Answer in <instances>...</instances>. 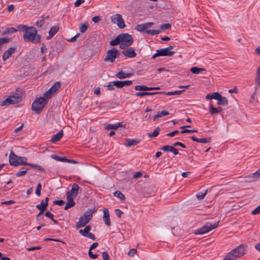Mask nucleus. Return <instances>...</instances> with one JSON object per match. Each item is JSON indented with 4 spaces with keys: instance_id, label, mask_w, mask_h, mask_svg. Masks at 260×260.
<instances>
[{
    "instance_id": "f257e3e1",
    "label": "nucleus",
    "mask_w": 260,
    "mask_h": 260,
    "mask_svg": "<svg viewBox=\"0 0 260 260\" xmlns=\"http://www.w3.org/2000/svg\"><path fill=\"white\" fill-rule=\"evenodd\" d=\"M24 31L23 38L25 42H30L33 44L41 43V36L38 34L37 28L34 26H21Z\"/></svg>"
},
{
    "instance_id": "f03ea898",
    "label": "nucleus",
    "mask_w": 260,
    "mask_h": 260,
    "mask_svg": "<svg viewBox=\"0 0 260 260\" xmlns=\"http://www.w3.org/2000/svg\"><path fill=\"white\" fill-rule=\"evenodd\" d=\"M246 245L241 244L229 252L223 260H235L242 256L245 252Z\"/></svg>"
},
{
    "instance_id": "7ed1b4c3",
    "label": "nucleus",
    "mask_w": 260,
    "mask_h": 260,
    "mask_svg": "<svg viewBox=\"0 0 260 260\" xmlns=\"http://www.w3.org/2000/svg\"><path fill=\"white\" fill-rule=\"evenodd\" d=\"M47 104V101L42 97L37 98L32 103L31 108L35 113H40L44 107Z\"/></svg>"
},
{
    "instance_id": "20e7f679",
    "label": "nucleus",
    "mask_w": 260,
    "mask_h": 260,
    "mask_svg": "<svg viewBox=\"0 0 260 260\" xmlns=\"http://www.w3.org/2000/svg\"><path fill=\"white\" fill-rule=\"evenodd\" d=\"M93 212L91 210L85 212L83 216L79 218V221L76 223V227L78 229L84 227L91 220Z\"/></svg>"
},
{
    "instance_id": "39448f33",
    "label": "nucleus",
    "mask_w": 260,
    "mask_h": 260,
    "mask_svg": "<svg viewBox=\"0 0 260 260\" xmlns=\"http://www.w3.org/2000/svg\"><path fill=\"white\" fill-rule=\"evenodd\" d=\"M219 224V221L215 222L214 223L207 222L205 225L200 229L194 231V234L196 235H203L208 233L213 229L216 228Z\"/></svg>"
},
{
    "instance_id": "423d86ee",
    "label": "nucleus",
    "mask_w": 260,
    "mask_h": 260,
    "mask_svg": "<svg viewBox=\"0 0 260 260\" xmlns=\"http://www.w3.org/2000/svg\"><path fill=\"white\" fill-rule=\"evenodd\" d=\"M119 36L121 41L119 47L121 49H123L133 44L134 40L131 35L121 33L119 34Z\"/></svg>"
},
{
    "instance_id": "0eeeda50",
    "label": "nucleus",
    "mask_w": 260,
    "mask_h": 260,
    "mask_svg": "<svg viewBox=\"0 0 260 260\" xmlns=\"http://www.w3.org/2000/svg\"><path fill=\"white\" fill-rule=\"evenodd\" d=\"M174 47V46H169L165 48L158 49L156 53L152 55V58L154 59L158 56H171L175 53V51H171Z\"/></svg>"
},
{
    "instance_id": "6e6552de",
    "label": "nucleus",
    "mask_w": 260,
    "mask_h": 260,
    "mask_svg": "<svg viewBox=\"0 0 260 260\" xmlns=\"http://www.w3.org/2000/svg\"><path fill=\"white\" fill-rule=\"evenodd\" d=\"M120 55L119 52L115 48H113L107 51L106 56L104 59L105 62L113 63L115 61L116 58Z\"/></svg>"
},
{
    "instance_id": "1a4fd4ad",
    "label": "nucleus",
    "mask_w": 260,
    "mask_h": 260,
    "mask_svg": "<svg viewBox=\"0 0 260 260\" xmlns=\"http://www.w3.org/2000/svg\"><path fill=\"white\" fill-rule=\"evenodd\" d=\"M49 198L46 197L45 201L42 200L40 204L36 206V208L40 210L39 213L36 216V219L39 221L41 216L43 214L44 211L46 210L48 205Z\"/></svg>"
},
{
    "instance_id": "9d476101",
    "label": "nucleus",
    "mask_w": 260,
    "mask_h": 260,
    "mask_svg": "<svg viewBox=\"0 0 260 260\" xmlns=\"http://www.w3.org/2000/svg\"><path fill=\"white\" fill-rule=\"evenodd\" d=\"M111 19L112 22L116 24L120 28H123L125 26L121 15L119 14L112 15L111 17Z\"/></svg>"
},
{
    "instance_id": "9b49d317",
    "label": "nucleus",
    "mask_w": 260,
    "mask_h": 260,
    "mask_svg": "<svg viewBox=\"0 0 260 260\" xmlns=\"http://www.w3.org/2000/svg\"><path fill=\"white\" fill-rule=\"evenodd\" d=\"M80 187L76 183H74L72 186V188L70 190L67 191V197L76 198L79 193Z\"/></svg>"
},
{
    "instance_id": "f8f14e48",
    "label": "nucleus",
    "mask_w": 260,
    "mask_h": 260,
    "mask_svg": "<svg viewBox=\"0 0 260 260\" xmlns=\"http://www.w3.org/2000/svg\"><path fill=\"white\" fill-rule=\"evenodd\" d=\"M18 156L15 154L13 150H11L9 155V162L10 164L14 167L18 166Z\"/></svg>"
},
{
    "instance_id": "ddd939ff",
    "label": "nucleus",
    "mask_w": 260,
    "mask_h": 260,
    "mask_svg": "<svg viewBox=\"0 0 260 260\" xmlns=\"http://www.w3.org/2000/svg\"><path fill=\"white\" fill-rule=\"evenodd\" d=\"M122 53L124 55V56L128 58L135 57L137 55L135 50L132 48H129L126 50H122Z\"/></svg>"
},
{
    "instance_id": "4468645a",
    "label": "nucleus",
    "mask_w": 260,
    "mask_h": 260,
    "mask_svg": "<svg viewBox=\"0 0 260 260\" xmlns=\"http://www.w3.org/2000/svg\"><path fill=\"white\" fill-rule=\"evenodd\" d=\"M15 47H10L5 51L3 55V60L6 61L16 51Z\"/></svg>"
},
{
    "instance_id": "2eb2a0df",
    "label": "nucleus",
    "mask_w": 260,
    "mask_h": 260,
    "mask_svg": "<svg viewBox=\"0 0 260 260\" xmlns=\"http://www.w3.org/2000/svg\"><path fill=\"white\" fill-rule=\"evenodd\" d=\"M140 141V140L135 139H132L130 138H125V145L128 147H131L133 146H136L139 143Z\"/></svg>"
},
{
    "instance_id": "dca6fc26",
    "label": "nucleus",
    "mask_w": 260,
    "mask_h": 260,
    "mask_svg": "<svg viewBox=\"0 0 260 260\" xmlns=\"http://www.w3.org/2000/svg\"><path fill=\"white\" fill-rule=\"evenodd\" d=\"M134 75L133 73H125L123 71H120L116 74V77L119 79L129 78Z\"/></svg>"
},
{
    "instance_id": "f3484780",
    "label": "nucleus",
    "mask_w": 260,
    "mask_h": 260,
    "mask_svg": "<svg viewBox=\"0 0 260 260\" xmlns=\"http://www.w3.org/2000/svg\"><path fill=\"white\" fill-rule=\"evenodd\" d=\"M104 212V216H103V220L105 222V223L109 226L110 225V215L109 210L108 209L105 208L103 210Z\"/></svg>"
},
{
    "instance_id": "a211bd4d",
    "label": "nucleus",
    "mask_w": 260,
    "mask_h": 260,
    "mask_svg": "<svg viewBox=\"0 0 260 260\" xmlns=\"http://www.w3.org/2000/svg\"><path fill=\"white\" fill-rule=\"evenodd\" d=\"M63 136V131H60L58 132L57 134L55 135H54L51 139L50 140V141L52 143H56L58 141H59L62 137Z\"/></svg>"
},
{
    "instance_id": "6ab92c4d",
    "label": "nucleus",
    "mask_w": 260,
    "mask_h": 260,
    "mask_svg": "<svg viewBox=\"0 0 260 260\" xmlns=\"http://www.w3.org/2000/svg\"><path fill=\"white\" fill-rule=\"evenodd\" d=\"M190 138L193 141L201 143H207L210 142L211 140L210 138L199 139L194 136H191Z\"/></svg>"
},
{
    "instance_id": "aec40b11",
    "label": "nucleus",
    "mask_w": 260,
    "mask_h": 260,
    "mask_svg": "<svg viewBox=\"0 0 260 260\" xmlns=\"http://www.w3.org/2000/svg\"><path fill=\"white\" fill-rule=\"evenodd\" d=\"M67 202L64 208V210H68L69 208H71L75 206V202H74L73 198L71 197H67Z\"/></svg>"
},
{
    "instance_id": "412c9836",
    "label": "nucleus",
    "mask_w": 260,
    "mask_h": 260,
    "mask_svg": "<svg viewBox=\"0 0 260 260\" xmlns=\"http://www.w3.org/2000/svg\"><path fill=\"white\" fill-rule=\"evenodd\" d=\"M123 125L121 122H117L115 124H108L105 126L106 129H116L119 127H122Z\"/></svg>"
},
{
    "instance_id": "4be33fe9",
    "label": "nucleus",
    "mask_w": 260,
    "mask_h": 260,
    "mask_svg": "<svg viewBox=\"0 0 260 260\" xmlns=\"http://www.w3.org/2000/svg\"><path fill=\"white\" fill-rule=\"evenodd\" d=\"M222 110V108L220 107L215 108L213 105L210 106L209 111L211 114H216L219 113Z\"/></svg>"
},
{
    "instance_id": "5701e85b",
    "label": "nucleus",
    "mask_w": 260,
    "mask_h": 260,
    "mask_svg": "<svg viewBox=\"0 0 260 260\" xmlns=\"http://www.w3.org/2000/svg\"><path fill=\"white\" fill-rule=\"evenodd\" d=\"M169 114V112L166 110H163L160 112H158L156 115H154L153 117V119L154 121L156 120L159 117H161L164 116H167Z\"/></svg>"
},
{
    "instance_id": "b1692460",
    "label": "nucleus",
    "mask_w": 260,
    "mask_h": 260,
    "mask_svg": "<svg viewBox=\"0 0 260 260\" xmlns=\"http://www.w3.org/2000/svg\"><path fill=\"white\" fill-rule=\"evenodd\" d=\"M61 86L60 82H55L50 89L55 93L61 87Z\"/></svg>"
},
{
    "instance_id": "393cba45",
    "label": "nucleus",
    "mask_w": 260,
    "mask_h": 260,
    "mask_svg": "<svg viewBox=\"0 0 260 260\" xmlns=\"http://www.w3.org/2000/svg\"><path fill=\"white\" fill-rule=\"evenodd\" d=\"M54 93L52 92V91L49 89H48L43 95V98H44L46 101L49 99H51L54 95Z\"/></svg>"
},
{
    "instance_id": "a878e982",
    "label": "nucleus",
    "mask_w": 260,
    "mask_h": 260,
    "mask_svg": "<svg viewBox=\"0 0 260 260\" xmlns=\"http://www.w3.org/2000/svg\"><path fill=\"white\" fill-rule=\"evenodd\" d=\"M160 131V128L158 126H157L154 129V131H153V133H148L147 135H148V137H149V138L156 137L159 135Z\"/></svg>"
},
{
    "instance_id": "bb28decb",
    "label": "nucleus",
    "mask_w": 260,
    "mask_h": 260,
    "mask_svg": "<svg viewBox=\"0 0 260 260\" xmlns=\"http://www.w3.org/2000/svg\"><path fill=\"white\" fill-rule=\"evenodd\" d=\"M18 160L19 166H20V165L28 166V164H29V163L27 162V159L26 157L18 156Z\"/></svg>"
},
{
    "instance_id": "cd10ccee",
    "label": "nucleus",
    "mask_w": 260,
    "mask_h": 260,
    "mask_svg": "<svg viewBox=\"0 0 260 260\" xmlns=\"http://www.w3.org/2000/svg\"><path fill=\"white\" fill-rule=\"evenodd\" d=\"M245 182H251L254 181L256 180V178L255 176L254 175V173L250 174L244 177Z\"/></svg>"
},
{
    "instance_id": "c85d7f7f",
    "label": "nucleus",
    "mask_w": 260,
    "mask_h": 260,
    "mask_svg": "<svg viewBox=\"0 0 260 260\" xmlns=\"http://www.w3.org/2000/svg\"><path fill=\"white\" fill-rule=\"evenodd\" d=\"M206 70L204 68H199L197 67H192L190 69V71L192 73L194 74H199L203 71H205Z\"/></svg>"
},
{
    "instance_id": "c756f323",
    "label": "nucleus",
    "mask_w": 260,
    "mask_h": 260,
    "mask_svg": "<svg viewBox=\"0 0 260 260\" xmlns=\"http://www.w3.org/2000/svg\"><path fill=\"white\" fill-rule=\"evenodd\" d=\"M10 97L12 100V102L13 103V105L19 103L22 100L21 97L18 95H12V96H10Z\"/></svg>"
},
{
    "instance_id": "7c9ffc66",
    "label": "nucleus",
    "mask_w": 260,
    "mask_h": 260,
    "mask_svg": "<svg viewBox=\"0 0 260 260\" xmlns=\"http://www.w3.org/2000/svg\"><path fill=\"white\" fill-rule=\"evenodd\" d=\"M136 90L140 91H149L151 90V87H147L145 85H137L135 87Z\"/></svg>"
},
{
    "instance_id": "2f4dec72",
    "label": "nucleus",
    "mask_w": 260,
    "mask_h": 260,
    "mask_svg": "<svg viewBox=\"0 0 260 260\" xmlns=\"http://www.w3.org/2000/svg\"><path fill=\"white\" fill-rule=\"evenodd\" d=\"M52 158L54 159L57 161H62V162H69V159L67 158L64 157H60L56 155H51Z\"/></svg>"
},
{
    "instance_id": "473e14b6",
    "label": "nucleus",
    "mask_w": 260,
    "mask_h": 260,
    "mask_svg": "<svg viewBox=\"0 0 260 260\" xmlns=\"http://www.w3.org/2000/svg\"><path fill=\"white\" fill-rule=\"evenodd\" d=\"M17 30L12 27L7 28L4 31L2 32V35H6L16 32Z\"/></svg>"
},
{
    "instance_id": "72a5a7b5",
    "label": "nucleus",
    "mask_w": 260,
    "mask_h": 260,
    "mask_svg": "<svg viewBox=\"0 0 260 260\" xmlns=\"http://www.w3.org/2000/svg\"><path fill=\"white\" fill-rule=\"evenodd\" d=\"M121 43L119 35H118L115 39L111 40L110 42V44L111 46H114Z\"/></svg>"
},
{
    "instance_id": "f704fd0d",
    "label": "nucleus",
    "mask_w": 260,
    "mask_h": 260,
    "mask_svg": "<svg viewBox=\"0 0 260 260\" xmlns=\"http://www.w3.org/2000/svg\"><path fill=\"white\" fill-rule=\"evenodd\" d=\"M182 90H176L175 91H169V92H165L162 91L161 94H165L167 95H179L182 92Z\"/></svg>"
},
{
    "instance_id": "c9c22d12",
    "label": "nucleus",
    "mask_w": 260,
    "mask_h": 260,
    "mask_svg": "<svg viewBox=\"0 0 260 260\" xmlns=\"http://www.w3.org/2000/svg\"><path fill=\"white\" fill-rule=\"evenodd\" d=\"M113 194L115 197L119 198L122 201L125 199V196L120 191L116 190Z\"/></svg>"
},
{
    "instance_id": "e433bc0d",
    "label": "nucleus",
    "mask_w": 260,
    "mask_h": 260,
    "mask_svg": "<svg viewBox=\"0 0 260 260\" xmlns=\"http://www.w3.org/2000/svg\"><path fill=\"white\" fill-rule=\"evenodd\" d=\"M13 105V103L12 102V100L11 99L10 96L8 97L5 101H4L1 104V106L2 107L6 106H9V105Z\"/></svg>"
},
{
    "instance_id": "4c0bfd02",
    "label": "nucleus",
    "mask_w": 260,
    "mask_h": 260,
    "mask_svg": "<svg viewBox=\"0 0 260 260\" xmlns=\"http://www.w3.org/2000/svg\"><path fill=\"white\" fill-rule=\"evenodd\" d=\"M59 30V27L57 26H54L51 28L49 31V35L54 36Z\"/></svg>"
},
{
    "instance_id": "58836bf2",
    "label": "nucleus",
    "mask_w": 260,
    "mask_h": 260,
    "mask_svg": "<svg viewBox=\"0 0 260 260\" xmlns=\"http://www.w3.org/2000/svg\"><path fill=\"white\" fill-rule=\"evenodd\" d=\"M44 15L41 16L36 22V25L39 27L43 26L44 24Z\"/></svg>"
},
{
    "instance_id": "ea45409f",
    "label": "nucleus",
    "mask_w": 260,
    "mask_h": 260,
    "mask_svg": "<svg viewBox=\"0 0 260 260\" xmlns=\"http://www.w3.org/2000/svg\"><path fill=\"white\" fill-rule=\"evenodd\" d=\"M255 84L256 86L260 85V66L258 68L256 71V75L255 76Z\"/></svg>"
},
{
    "instance_id": "a19ab883",
    "label": "nucleus",
    "mask_w": 260,
    "mask_h": 260,
    "mask_svg": "<svg viewBox=\"0 0 260 260\" xmlns=\"http://www.w3.org/2000/svg\"><path fill=\"white\" fill-rule=\"evenodd\" d=\"M88 27V24L87 22H85L84 24H80L79 26V30L81 32H85Z\"/></svg>"
},
{
    "instance_id": "79ce46f5",
    "label": "nucleus",
    "mask_w": 260,
    "mask_h": 260,
    "mask_svg": "<svg viewBox=\"0 0 260 260\" xmlns=\"http://www.w3.org/2000/svg\"><path fill=\"white\" fill-rule=\"evenodd\" d=\"M217 104L219 105L226 106L228 104V101L225 97L221 96V98L218 100Z\"/></svg>"
},
{
    "instance_id": "37998d69",
    "label": "nucleus",
    "mask_w": 260,
    "mask_h": 260,
    "mask_svg": "<svg viewBox=\"0 0 260 260\" xmlns=\"http://www.w3.org/2000/svg\"><path fill=\"white\" fill-rule=\"evenodd\" d=\"M91 227L90 225H87L85 226L84 229L80 230L79 233L81 234L82 236L86 234L89 233V231L91 230Z\"/></svg>"
},
{
    "instance_id": "c03bdc74",
    "label": "nucleus",
    "mask_w": 260,
    "mask_h": 260,
    "mask_svg": "<svg viewBox=\"0 0 260 260\" xmlns=\"http://www.w3.org/2000/svg\"><path fill=\"white\" fill-rule=\"evenodd\" d=\"M145 32L149 35L154 36L159 34L160 32V29L154 30V29H148L145 31Z\"/></svg>"
},
{
    "instance_id": "a18cd8bd",
    "label": "nucleus",
    "mask_w": 260,
    "mask_h": 260,
    "mask_svg": "<svg viewBox=\"0 0 260 260\" xmlns=\"http://www.w3.org/2000/svg\"><path fill=\"white\" fill-rule=\"evenodd\" d=\"M28 166L31 167V168H35L39 171H40L41 172H45V170L44 168L41 167V166H39L38 165L35 164H30L29 163L28 164Z\"/></svg>"
},
{
    "instance_id": "49530a36",
    "label": "nucleus",
    "mask_w": 260,
    "mask_h": 260,
    "mask_svg": "<svg viewBox=\"0 0 260 260\" xmlns=\"http://www.w3.org/2000/svg\"><path fill=\"white\" fill-rule=\"evenodd\" d=\"M135 29L140 32L146 31V27H145L144 24H138L136 26Z\"/></svg>"
},
{
    "instance_id": "de8ad7c7",
    "label": "nucleus",
    "mask_w": 260,
    "mask_h": 260,
    "mask_svg": "<svg viewBox=\"0 0 260 260\" xmlns=\"http://www.w3.org/2000/svg\"><path fill=\"white\" fill-rule=\"evenodd\" d=\"M221 94L217 92H214L211 94V96L210 99H215L218 101V100L221 98Z\"/></svg>"
},
{
    "instance_id": "09e8293b",
    "label": "nucleus",
    "mask_w": 260,
    "mask_h": 260,
    "mask_svg": "<svg viewBox=\"0 0 260 260\" xmlns=\"http://www.w3.org/2000/svg\"><path fill=\"white\" fill-rule=\"evenodd\" d=\"M173 146L166 145L161 147L160 150L166 151V152H171V149Z\"/></svg>"
},
{
    "instance_id": "8fccbe9b",
    "label": "nucleus",
    "mask_w": 260,
    "mask_h": 260,
    "mask_svg": "<svg viewBox=\"0 0 260 260\" xmlns=\"http://www.w3.org/2000/svg\"><path fill=\"white\" fill-rule=\"evenodd\" d=\"M27 170H28L27 168H26V169L23 168V170H22L21 171L18 172L16 174V175L17 177L23 176H24V175H25L26 174V173H27Z\"/></svg>"
},
{
    "instance_id": "3c124183",
    "label": "nucleus",
    "mask_w": 260,
    "mask_h": 260,
    "mask_svg": "<svg viewBox=\"0 0 260 260\" xmlns=\"http://www.w3.org/2000/svg\"><path fill=\"white\" fill-rule=\"evenodd\" d=\"M113 83V85H114L118 88H121L123 87L122 81H114Z\"/></svg>"
},
{
    "instance_id": "603ef678",
    "label": "nucleus",
    "mask_w": 260,
    "mask_h": 260,
    "mask_svg": "<svg viewBox=\"0 0 260 260\" xmlns=\"http://www.w3.org/2000/svg\"><path fill=\"white\" fill-rule=\"evenodd\" d=\"M42 189V185L40 183H38L36 190V194L37 196H41V191Z\"/></svg>"
},
{
    "instance_id": "864d4df0",
    "label": "nucleus",
    "mask_w": 260,
    "mask_h": 260,
    "mask_svg": "<svg viewBox=\"0 0 260 260\" xmlns=\"http://www.w3.org/2000/svg\"><path fill=\"white\" fill-rule=\"evenodd\" d=\"M171 27V24L170 23H165L160 26V28L161 30H166L170 29Z\"/></svg>"
},
{
    "instance_id": "5fc2aeb1",
    "label": "nucleus",
    "mask_w": 260,
    "mask_h": 260,
    "mask_svg": "<svg viewBox=\"0 0 260 260\" xmlns=\"http://www.w3.org/2000/svg\"><path fill=\"white\" fill-rule=\"evenodd\" d=\"M206 194V191L205 192H200L197 194L196 196L198 200H203L205 198Z\"/></svg>"
},
{
    "instance_id": "6e6d98bb",
    "label": "nucleus",
    "mask_w": 260,
    "mask_h": 260,
    "mask_svg": "<svg viewBox=\"0 0 260 260\" xmlns=\"http://www.w3.org/2000/svg\"><path fill=\"white\" fill-rule=\"evenodd\" d=\"M83 236L85 237H87V238H88L90 239H92L93 240H94L96 239L94 235L91 233H88L87 234H86L84 235H83Z\"/></svg>"
},
{
    "instance_id": "4d7b16f0",
    "label": "nucleus",
    "mask_w": 260,
    "mask_h": 260,
    "mask_svg": "<svg viewBox=\"0 0 260 260\" xmlns=\"http://www.w3.org/2000/svg\"><path fill=\"white\" fill-rule=\"evenodd\" d=\"M88 255L89 257L92 259H96V258L98 257L99 256L98 254H93L92 252H91V250H89Z\"/></svg>"
},
{
    "instance_id": "13d9d810",
    "label": "nucleus",
    "mask_w": 260,
    "mask_h": 260,
    "mask_svg": "<svg viewBox=\"0 0 260 260\" xmlns=\"http://www.w3.org/2000/svg\"><path fill=\"white\" fill-rule=\"evenodd\" d=\"M251 213L253 215H256L260 213V205L258 206L255 209L252 210Z\"/></svg>"
},
{
    "instance_id": "bf43d9fd",
    "label": "nucleus",
    "mask_w": 260,
    "mask_h": 260,
    "mask_svg": "<svg viewBox=\"0 0 260 260\" xmlns=\"http://www.w3.org/2000/svg\"><path fill=\"white\" fill-rule=\"evenodd\" d=\"M102 257L103 260H109V255L107 251H104L102 253Z\"/></svg>"
},
{
    "instance_id": "052dcab7",
    "label": "nucleus",
    "mask_w": 260,
    "mask_h": 260,
    "mask_svg": "<svg viewBox=\"0 0 260 260\" xmlns=\"http://www.w3.org/2000/svg\"><path fill=\"white\" fill-rule=\"evenodd\" d=\"M197 131L196 129H184L181 132V134H185L188 133H196Z\"/></svg>"
},
{
    "instance_id": "680f3d73",
    "label": "nucleus",
    "mask_w": 260,
    "mask_h": 260,
    "mask_svg": "<svg viewBox=\"0 0 260 260\" xmlns=\"http://www.w3.org/2000/svg\"><path fill=\"white\" fill-rule=\"evenodd\" d=\"M179 133V131L178 130H176L171 133H169L167 134V136L170 137H173L175 136L176 134H178Z\"/></svg>"
},
{
    "instance_id": "e2e57ef3",
    "label": "nucleus",
    "mask_w": 260,
    "mask_h": 260,
    "mask_svg": "<svg viewBox=\"0 0 260 260\" xmlns=\"http://www.w3.org/2000/svg\"><path fill=\"white\" fill-rule=\"evenodd\" d=\"M113 81L109 82V84L107 85L108 90L109 91H112L114 89V85H113Z\"/></svg>"
},
{
    "instance_id": "0e129e2a",
    "label": "nucleus",
    "mask_w": 260,
    "mask_h": 260,
    "mask_svg": "<svg viewBox=\"0 0 260 260\" xmlns=\"http://www.w3.org/2000/svg\"><path fill=\"white\" fill-rule=\"evenodd\" d=\"M137 250L136 249H132L128 252V255L129 256H134V255L136 253Z\"/></svg>"
},
{
    "instance_id": "69168bd1",
    "label": "nucleus",
    "mask_w": 260,
    "mask_h": 260,
    "mask_svg": "<svg viewBox=\"0 0 260 260\" xmlns=\"http://www.w3.org/2000/svg\"><path fill=\"white\" fill-rule=\"evenodd\" d=\"M53 203L58 206H62L64 204V202L63 200H55L53 202Z\"/></svg>"
},
{
    "instance_id": "338daca9",
    "label": "nucleus",
    "mask_w": 260,
    "mask_h": 260,
    "mask_svg": "<svg viewBox=\"0 0 260 260\" xmlns=\"http://www.w3.org/2000/svg\"><path fill=\"white\" fill-rule=\"evenodd\" d=\"M115 213L117 215V216L119 217V218H120L121 216V215L123 213V212L122 211H121L120 209H116L115 210Z\"/></svg>"
},
{
    "instance_id": "774afa93",
    "label": "nucleus",
    "mask_w": 260,
    "mask_h": 260,
    "mask_svg": "<svg viewBox=\"0 0 260 260\" xmlns=\"http://www.w3.org/2000/svg\"><path fill=\"white\" fill-rule=\"evenodd\" d=\"M256 179L260 178V169L257 170L255 172L253 173Z\"/></svg>"
}]
</instances>
